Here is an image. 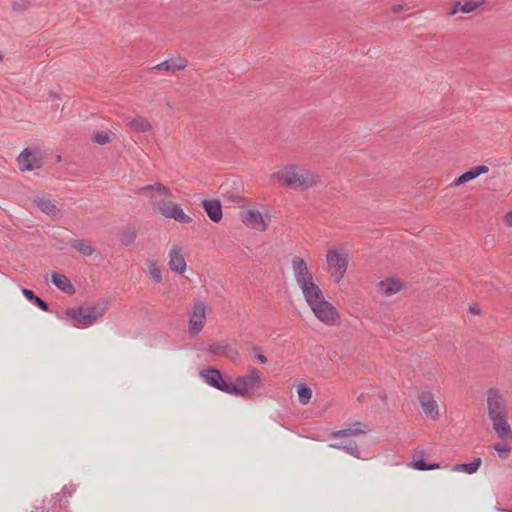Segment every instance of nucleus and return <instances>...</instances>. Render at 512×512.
Wrapping results in <instances>:
<instances>
[{"instance_id": "obj_13", "label": "nucleus", "mask_w": 512, "mask_h": 512, "mask_svg": "<svg viewBox=\"0 0 512 512\" xmlns=\"http://www.w3.org/2000/svg\"><path fill=\"white\" fill-rule=\"evenodd\" d=\"M418 399L425 415L433 420H437L440 414L438 404L434 399L433 394L429 391H424L419 394Z\"/></svg>"}, {"instance_id": "obj_3", "label": "nucleus", "mask_w": 512, "mask_h": 512, "mask_svg": "<svg viewBox=\"0 0 512 512\" xmlns=\"http://www.w3.org/2000/svg\"><path fill=\"white\" fill-rule=\"evenodd\" d=\"M271 180L282 181L287 187L307 190L319 182V177L310 170L297 165H287L270 175Z\"/></svg>"}, {"instance_id": "obj_2", "label": "nucleus", "mask_w": 512, "mask_h": 512, "mask_svg": "<svg viewBox=\"0 0 512 512\" xmlns=\"http://www.w3.org/2000/svg\"><path fill=\"white\" fill-rule=\"evenodd\" d=\"M487 410L497 436L501 439L512 438V429L507 421L506 401L499 390L494 388L488 390Z\"/></svg>"}, {"instance_id": "obj_19", "label": "nucleus", "mask_w": 512, "mask_h": 512, "mask_svg": "<svg viewBox=\"0 0 512 512\" xmlns=\"http://www.w3.org/2000/svg\"><path fill=\"white\" fill-rule=\"evenodd\" d=\"M169 268L179 274L186 270V261L182 254V248L174 246L169 253Z\"/></svg>"}, {"instance_id": "obj_15", "label": "nucleus", "mask_w": 512, "mask_h": 512, "mask_svg": "<svg viewBox=\"0 0 512 512\" xmlns=\"http://www.w3.org/2000/svg\"><path fill=\"white\" fill-rule=\"evenodd\" d=\"M299 288L301 289L304 299L309 307L325 298L322 290L314 280L299 286Z\"/></svg>"}, {"instance_id": "obj_31", "label": "nucleus", "mask_w": 512, "mask_h": 512, "mask_svg": "<svg viewBox=\"0 0 512 512\" xmlns=\"http://www.w3.org/2000/svg\"><path fill=\"white\" fill-rule=\"evenodd\" d=\"M423 452L419 453L420 458H415L413 461V468L419 471H428L440 468L439 463L427 464L423 459Z\"/></svg>"}, {"instance_id": "obj_38", "label": "nucleus", "mask_w": 512, "mask_h": 512, "mask_svg": "<svg viewBox=\"0 0 512 512\" xmlns=\"http://www.w3.org/2000/svg\"><path fill=\"white\" fill-rule=\"evenodd\" d=\"M476 177H478L481 174H485L489 171V167L486 165H479L473 167Z\"/></svg>"}, {"instance_id": "obj_26", "label": "nucleus", "mask_w": 512, "mask_h": 512, "mask_svg": "<svg viewBox=\"0 0 512 512\" xmlns=\"http://www.w3.org/2000/svg\"><path fill=\"white\" fill-rule=\"evenodd\" d=\"M70 247L77 250L84 256H91L95 253V249L91 242L84 239H73L69 242Z\"/></svg>"}, {"instance_id": "obj_34", "label": "nucleus", "mask_w": 512, "mask_h": 512, "mask_svg": "<svg viewBox=\"0 0 512 512\" xmlns=\"http://www.w3.org/2000/svg\"><path fill=\"white\" fill-rule=\"evenodd\" d=\"M92 140L100 145H105L111 141V137L109 133L101 131V132H95L93 134Z\"/></svg>"}, {"instance_id": "obj_44", "label": "nucleus", "mask_w": 512, "mask_h": 512, "mask_svg": "<svg viewBox=\"0 0 512 512\" xmlns=\"http://www.w3.org/2000/svg\"><path fill=\"white\" fill-rule=\"evenodd\" d=\"M470 311H471L472 313H478V311H477L475 308H473V307H471V308H470Z\"/></svg>"}, {"instance_id": "obj_43", "label": "nucleus", "mask_w": 512, "mask_h": 512, "mask_svg": "<svg viewBox=\"0 0 512 512\" xmlns=\"http://www.w3.org/2000/svg\"><path fill=\"white\" fill-rule=\"evenodd\" d=\"M49 95H50L51 98H57L58 97V95L56 93H54V92H50Z\"/></svg>"}, {"instance_id": "obj_33", "label": "nucleus", "mask_w": 512, "mask_h": 512, "mask_svg": "<svg viewBox=\"0 0 512 512\" xmlns=\"http://www.w3.org/2000/svg\"><path fill=\"white\" fill-rule=\"evenodd\" d=\"M477 178L476 175H475V172H474V169L471 168L469 169L468 171H466L465 173L461 174L459 177H457L454 182H453V185L454 186H460L466 182H469L473 179Z\"/></svg>"}, {"instance_id": "obj_5", "label": "nucleus", "mask_w": 512, "mask_h": 512, "mask_svg": "<svg viewBox=\"0 0 512 512\" xmlns=\"http://www.w3.org/2000/svg\"><path fill=\"white\" fill-rule=\"evenodd\" d=\"M262 385L263 376L261 372L255 367H250L248 374L237 377L235 382L230 384L229 394L248 399L251 398L254 391L260 389Z\"/></svg>"}, {"instance_id": "obj_7", "label": "nucleus", "mask_w": 512, "mask_h": 512, "mask_svg": "<svg viewBox=\"0 0 512 512\" xmlns=\"http://www.w3.org/2000/svg\"><path fill=\"white\" fill-rule=\"evenodd\" d=\"M75 490L76 487L73 484L65 485L60 493L55 494L48 501H43L42 506L32 512H69L67 498L71 497Z\"/></svg>"}, {"instance_id": "obj_29", "label": "nucleus", "mask_w": 512, "mask_h": 512, "mask_svg": "<svg viewBox=\"0 0 512 512\" xmlns=\"http://www.w3.org/2000/svg\"><path fill=\"white\" fill-rule=\"evenodd\" d=\"M481 463H482L481 458L477 457L470 463H462V464L454 465L452 467V470L456 471V472H465L467 474H473L479 469Z\"/></svg>"}, {"instance_id": "obj_10", "label": "nucleus", "mask_w": 512, "mask_h": 512, "mask_svg": "<svg viewBox=\"0 0 512 512\" xmlns=\"http://www.w3.org/2000/svg\"><path fill=\"white\" fill-rule=\"evenodd\" d=\"M270 220L269 213L262 214L257 209H248L242 214V222L257 231L267 230Z\"/></svg>"}, {"instance_id": "obj_6", "label": "nucleus", "mask_w": 512, "mask_h": 512, "mask_svg": "<svg viewBox=\"0 0 512 512\" xmlns=\"http://www.w3.org/2000/svg\"><path fill=\"white\" fill-rule=\"evenodd\" d=\"M326 262L331 271V278L339 284L345 276L349 264V254L345 249H329Z\"/></svg>"}, {"instance_id": "obj_14", "label": "nucleus", "mask_w": 512, "mask_h": 512, "mask_svg": "<svg viewBox=\"0 0 512 512\" xmlns=\"http://www.w3.org/2000/svg\"><path fill=\"white\" fill-rule=\"evenodd\" d=\"M17 160L22 171H32L41 167V160L29 148L24 149L19 154Z\"/></svg>"}, {"instance_id": "obj_8", "label": "nucleus", "mask_w": 512, "mask_h": 512, "mask_svg": "<svg viewBox=\"0 0 512 512\" xmlns=\"http://www.w3.org/2000/svg\"><path fill=\"white\" fill-rule=\"evenodd\" d=\"M315 317L327 325H333L339 319V313L336 308L323 298L319 302L310 306Z\"/></svg>"}, {"instance_id": "obj_11", "label": "nucleus", "mask_w": 512, "mask_h": 512, "mask_svg": "<svg viewBox=\"0 0 512 512\" xmlns=\"http://www.w3.org/2000/svg\"><path fill=\"white\" fill-rule=\"evenodd\" d=\"M200 376L211 387L229 394V386L219 369L207 368L200 371Z\"/></svg>"}, {"instance_id": "obj_27", "label": "nucleus", "mask_w": 512, "mask_h": 512, "mask_svg": "<svg viewBox=\"0 0 512 512\" xmlns=\"http://www.w3.org/2000/svg\"><path fill=\"white\" fill-rule=\"evenodd\" d=\"M330 447L343 450L344 452L356 457L360 458V451L358 445L355 441L352 440H343L339 443L330 444Z\"/></svg>"}, {"instance_id": "obj_35", "label": "nucleus", "mask_w": 512, "mask_h": 512, "mask_svg": "<svg viewBox=\"0 0 512 512\" xmlns=\"http://www.w3.org/2000/svg\"><path fill=\"white\" fill-rule=\"evenodd\" d=\"M511 448L512 447L509 445H502V444H495L493 446V449L498 453L499 457L502 459H506L509 456Z\"/></svg>"}, {"instance_id": "obj_42", "label": "nucleus", "mask_w": 512, "mask_h": 512, "mask_svg": "<svg viewBox=\"0 0 512 512\" xmlns=\"http://www.w3.org/2000/svg\"><path fill=\"white\" fill-rule=\"evenodd\" d=\"M497 510H498L499 512H512L511 510L503 509V508H498Z\"/></svg>"}, {"instance_id": "obj_37", "label": "nucleus", "mask_w": 512, "mask_h": 512, "mask_svg": "<svg viewBox=\"0 0 512 512\" xmlns=\"http://www.w3.org/2000/svg\"><path fill=\"white\" fill-rule=\"evenodd\" d=\"M254 357H255V358H256V359H257L261 364H265V363H267V361H268V360H267V357H266L264 354H262V353L260 352V348H259V347L254 348Z\"/></svg>"}, {"instance_id": "obj_22", "label": "nucleus", "mask_w": 512, "mask_h": 512, "mask_svg": "<svg viewBox=\"0 0 512 512\" xmlns=\"http://www.w3.org/2000/svg\"><path fill=\"white\" fill-rule=\"evenodd\" d=\"M203 208L208 217L215 223L222 219V206L218 200H204Z\"/></svg>"}, {"instance_id": "obj_9", "label": "nucleus", "mask_w": 512, "mask_h": 512, "mask_svg": "<svg viewBox=\"0 0 512 512\" xmlns=\"http://www.w3.org/2000/svg\"><path fill=\"white\" fill-rule=\"evenodd\" d=\"M207 305L204 301L198 300L194 302L193 309L189 315V332L197 335L202 331L206 323Z\"/></svg>"}, {"instance_id": "obj_16", "label": "nucleus", "mask_w": 512, "mask_h": 512, "mask_svg": "<svg viewBox=\"0 0 512 512\" xmlns=\"http://www.w3.org/2000/svg\"><path fill=\"white\" fill-rule=\"evenodd\" d=\"M370 431V428L362 422H354L349 424V426L345 429L333 431L331 434L332 438L341 439L348 438L356 435H363Z\"/></svg>"}, {"instance_id": "obj_30", "label": "nucleus", "mask_w": 512, "mask_h": 512, "mask_svg": "<svg viewBox=\"0 0 512 512\" xmlns=\"http://www.w3.org/2000/svg\"><path fill=\"white\" fill-rule=\"evenodd\" d=\"M136 238L137 230L134 227H127L120 233V242L125 246L133 244Z\"/></svg>"}, {"instance_id": "obj_41", "label": "nucleus", "mask_w": 512, "mask_h": 512, "mask_svg": "<svg viewBox=\"0 0 512 512\" xmlns=\"http://www.w3.org/2000/svg\"><path fill=\"white\" fill-rule=\"evenodd\" d=\"M12 8L14 11L24 10L27 8V3H26V1H23V4L14 3Z\"/></svg>"}, {"instance_id": "obj_28", "label": "nucleus", "mask_w": 512, "mask_h": 512, "mask_svg": "<svg viewBox=\"0 0 512 512\" xmlns=\"http://www.w3.org/2000/svg\"><path fill=\"white\" fill-rule=\"evenodd\" d=\"M24 297L32 302L34 305H36L38 308H40L42 311L48 312L49 311V305L46 301L38 297L32 290L28 288H22L21 290Z\"/></svg>"}, {"instance_id": "obj_24", "label": "nucleus", "mask_w": 512, "mask_h": 512, "mask_svg": "<svg viewBox=\"0 0 512 512\" xmlns=\"http://www.w3.org/2000/svg\"><path fill=\"white\" fill-rule=\"evenodd\" d=\"M484 0L481 1H475V0H467L464 3H461L459 1L455 2L453 5V8L449 12L450 15L456 14L458 11H461L462 13H471L478 8H480L484 4Z\"/></svg>"}, {"instance_id": "obj_1", "label": "nucleus", "mask_w": 512, "mask_h": 512, "mask_svg": "<svg viewBox=\"0 0 512 512\" xmlns=\"http://www.w3.org/2000/svg\"><path fill=\"white\" fill-rule=\"evenodd\" d=\"M137 194L143 195L149 199L153 209L158 211L163 217L171 218L182 224H189L192 218L187 215L181 206L177 203L165 200H157L156 195H164L171 197V190L161 183L146 185L136 191Z\"/></svg>"}, {"instance_id": "obj_20", "label": "nucleus", "mask_w": 512, "mask_h": 512, "mask_svg": "<svg viewBox=\"0 0 512 512\" xmlns=\"http://www.w3.org/2000/svg\"><path fill=\"white\" fill-rule=\"evenodd\" d=\"M187 66L188 61L181 56H177L160 62L159 64L155 65L153 69L176 72L185 69Z\"/></svg>"}, {"instance_id": "obj_32", "label": "nucleus", "mask_w": 512, "mask_h": 512, "mask_svg": "<svg viewBox=\"0 0 512 512\" xmlns=\"http://www.w3.org/2000/svg\"><path fill=\"white\" fill-rule=\"evenodd\" d=\"M299 402L303 405L307 404L312 397V389L306 384H302L297 389Z\"/></svg>"}, {"instance_id": "obj_12", "label": "nucleus", "mask_w": 512, "mask_h": 512, "mask_svg": "<svg viewBox=\"0 0 512 512\" xmlns=\"http://www.w3.org/2000/svg\"><path fill=\"white\" fill-rule=\"evenodd\" d=\"M292 271L298 286L313 281V275L309 271L308 266L304 258L300 256H294L291 262Z\"/></svg>"}, {"instance_id": "obj_39", "label": "nucleus", "mask_w": 512, "mask_h": 512, "mask_svg": "<svg viewBox=\"0 0 512 512\" xmlns=\"http://www.w3.org/2000/svg\"><path fill=\"white\" fill-rule=\"evenodd\" d=\"M404 10H409V7H405L404 5H401V4H396L392 7V12L394 14L400 13Z\"/></svg>"}, {"instance_id": "obj_18", "label": "nucleus", "mask_w": 512, "mask_h": 512, "mask_svg": "<svg viewBox=\"0 0 512 512\" xmlns=\"http://www.w3.org/2000/svg\"><path fill=\"white\" fill-rule=\"evenodd\" d=\"M208 351L217 356H225L231 360L238 358L239 353L235 347L225 342H215L208 346Z\"/></svg>"}, {"instance_id": "obj_23", "label": "nucleus", "mask_w": 512, "mask_h": 512, "mask_svg": "<svg viewBox=\"0 0 512 512\" xmlns=\"http://www.w3.org/2000/svg\"><path fill=\"white\" fill-rule=\"evenodd\" d=\"M378 287L382 295L391 296L398 293L403 288V285L399 280L388 278L381 280L378 283Z\"/></svg>"}, {"instance_id": "obj_4", "label": "nucleus", "mask_w": 512, "mask_h": 512, "mask_svg": "<svg viewBox=\"0 0 512 512\" xmlns=\"http://www.w3.org/2000/svg\"><path fill=\"white\" fill-rule=\"evenodd\" d=\"M107 309V303L99 302L86 308L81 306L77 308H69L65 311V315L73 321V325L75 327L87 328L103 316Z\"/></svg>"}, {"instance_id": "obj_36", "label": "nucleus", "mask_w": 512, "mask_h": 512, "mask_svg": "<svg viewBox=\"0 0 512 512\" xmlns=\"http://www.w3.org/2000/svg\"><path fill=\"white\" fill-rule=\"evenodd\" d=\"M150 274L157 283H160L162 281V272L160 267H158L157 265L153 264L150 266Z\"/></svg>"}, {"instance_id": "obj_25", "label": "nucleus", "mask_w": 512, "mask_h": 512, "mask_svg": "<svg viewBox=\"0 0 512 512\" xmlns=\"http://www.w3.org/2000/svg\"><path fill=\"white\" fill-rule=\"evenodd\" d=\"M127 125L131 130L137 133H144L152 130L150 121L143 116H136L135 118L128 121Z\"/></svg>"}, {"instance_id": "obj_21", "label": "nucleus", "mask_w": 512, "mask_h": 512, "mask_svg": "<svg viewBox=\"0 0 512 512\" xmlns=\"http://www.w3.org/2000/svg\"><path fill=\"white\" fill-rule=\"evenodd\" d=\"M51 282L62 292L66 294H74L75 293V287L70 281V279L63 275L59 274L58 272L52 271L51 272Z\"/></svg>"}, {"instance_id": "obj_40", "label": "nucleus", "mask_w": 512, "mask_h": 512, "mask_svg": "<svg viewBox=\"0 0 512 512\" xmlns=\"http://www.w3.org/2000/svg\"><path fill=\"white\" fill-rule=\"evenodd\" d=\"M504 222L508 227H512V211H509L505 214Z\"/></svg>"}, {"instance_id": "obj_17", "label": "nucleus", "mask_w": 512, "mask_h": 512, "mask_svg": "<svg viewBox=\"0 0 512 512\" xmlns=\"http://www.w3.org/2000/svg\"><path fill=\"white\" fill-rule=\"evenodd\" d=\"M33 203L39 208L43 213L52 216L54 218H60L62 216V211L57 208L54 202L47 196H38L33 199Z\"/></svg>"}]
</instances>
